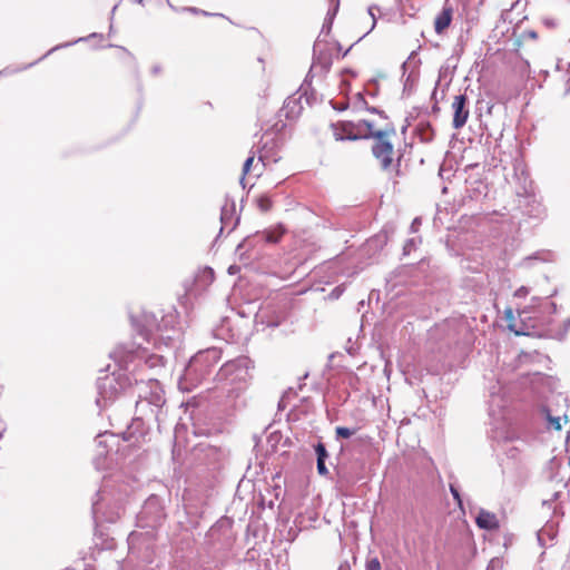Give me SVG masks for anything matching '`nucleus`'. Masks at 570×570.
Returning a JSON list of instances; mask_svg holds the SVG:
<instances>
[{"label":"nucleus","mask_w":570,"mask_h":570,"mask_svg":"<svg viewBox=\"0 0 570 570\" xmlns=\"http://www.w3.org/2000/svg\"><path fill=\"white\" fill-rule=\"evenodd\" d=\"M130 321L136 333L158 350L161 345L176 348L181 342L183 332L177 326L178 313L174 308L167 313L161 312L160 320L155 313L141 311L139 315H131Z\"/></svg>","instance_id":"1"},{"label":"nucleus","mask_w":570,"mask_h":570,"mask_svg":"<svg viewBox=\"0 0 570 570\" xmlns=\"http://www.w3.org/2000/svg\"><path fill=\"white\" fill-rule=\"evenodd\" d=\"M222 357L218 347H209L196 353L187 363L179 379V387L183 391H191L203 382L216 379V365Z\"/></svg>","instance_id":"2"},{"label":"nucleus","mask_w":570,"mask_h":570,"mask_svg":"<svg viewBox=\"0 0 570 570\" xmlns=\"http://www.w3.org/2000/svg\"><path fill=\"white\" fill-rule=\"evenodd\" d=\"M110 357L134 377L135 383H138L136 372L145 367L153 370L165 365L163 355L149 353L147 347L135 343L120 344L110 353Z\"/></svg>","instance_id":"3"},{"label":"nucleus","mask_w":570,"mask_h":570,"mask_svg":"<svg viewBox=\"0 0 570 570\" xmlns=\"http://www.w3.org/2000/svg\"><path fill=\"white\" fill-rule=\"evenodd\" d=\"M361 126H366V131H360L358 135L348 136V140L355 141L360 139H374L372 145V155L379 160L383 171H390L393 168V144L387 139V136L395 135V127L392 122H387L383 129H374V124L371 120L362 119Z\"/></svg>","instance_id":"4"},{"label":"nucleus","mask_w":570,"mask_h":570,"mask_svg":"<svg viewBox=\"0 0 570 570\" xmlns=\"http://www.w3.org/2000/svg\"><path fill=\"white\" fill-rule=\"evenodd\" d=\"M122 505L119 498L115 497L107 476L102 478V484L92 498L91 513L96 530L104 523H115L121 514Z\"/></svg>","instance_id":"5"},{"label":"nucleus","mask_w":570,"mask_h":570,"mask_svg":"<svg viewBox=\"0 0 570 570\" xmlns=\"http://www.w3.org/2000/svg\"><path fill=\"white\" fill-rule=\"evenodd\" d=\"M119 366L118 371L97 379L96 405L100 411L107 409L131 387L134 377H130L121 365Z\"/></svg>","instance_id":"6"},{"label":"nucleus","mask_w":570,"mask_h":570,"mask_svg":"<svg viewBox=\"0 0 570 570\" xmlns=\"http://www.w3.org/2000/svg\"><path fill=\"white\" fill-rule=\"evenodd\" d=\"M561 465V461L554 456L547 462L542 471L543 479L551 484H556L551 497L549 499L542 500V505L547 507L548 509H552L553 514H563L561 504L553 505V503L559 501L561 498V489H567L569 485V481L564 476H560Z\"/></svg>","instance_id":"7"},{"label":"nucleus","mask_w":570,"mask_h":570,"mask_svg":"<svg viewBox=\"0 0 570 570\" xmlns=\"http://www.w3.org/2000/svg\"><path fill=\"white\" fill-rule=\"evenodd\" d=\"M166 518L165 499L157 494H151L145 500L137 514V525L142 529H156L163 524Z\"/></svg>","instance_id":"8"},{"label":"nucleus","mask_w":570,"mask_h":570,"mask_svg":"<svg viewBox=\"0 0 570 570\" xmlns=\"http://www.w3.org/2000/svg\"><path fill=\"white\" fill-rule=\"evenodd\" d=\"M250 367L252 361L248 356H238L224 363L216 372V379L230 383L246 382L250 376Z\"/></svg>","instance_id":"9"},{"label":"nucleus","mask_w":570,"mask_h":570,"mask_svg":"<svg viewBox=\"0 0 570 570\" xmlns=\"http://www.w3.org/2000/svg\"><path fill=\"white\" fill-rule=\"evenodd\" d=\"M283 234H284L283 228L258 230V232L245 237L237 245L235 253L239 256L240 259H243L249 249H254L256 247L255 240L258 237L265 238L266 244H276L279 242Z\"/></svg>","instance_id":"10"},{"label":"nucleus","mask_w":570,"mask_h":570,"mask_svg":"<svg viewBox=\"0 0 570 570\" xmlns=\"http://www.w3.org/2000/svg\"><path fill=\"white\" fill-rule=\"evenodd\" d=\"M116 436L112 433H100L96 438L97 454L94 458V465L96 470H105L112 463V448L110 441H115Z\"/></svg>","instance_id":"11"},{"label":"nucleus","mask_w":570,"mask_h":570,"mask_svg":"<svg viewBox=\"0 0 570 570\" xmlns=\"http://www.w3.org/2000/svg\"><path fill=\"white\" fill-rule=\"evenodd\" d=\"M213 334L216 338L227 343H238L247 337V333L229 317H224L220 324L213 330Z\"/></svg>","instance_id":"12"},{"label":"nucleus","mask_w":570,"mask_h":570,"mask_svg":"<svg viewBox=\"0 0 570 570\" xmlns=\"http://www.w3.org/2000/svg\"><path fill=\"white\" fill-rule=\"evenodd\" d=\"M150 386L149 392L145 395L139 394V399L137 401V407L142 411L145 407L153 409L163 407L166 403L164 391L160 387L157 380L148 379Z\"/></svg>","instance_id":"13"},{"label":"nucleus","mask_w":570,"mask_h":570,"mask_svg":"<svg viewBox=\"0 0 570 570\" xmlns=\"http://www.w3.org/2000/svg\"><path fill=\"white\" fill-rule=\"evenodd\" d=\"M197 452L199 460L213 470L219 469L227 455L224 449L204 443L198 445Z\"/></svg>","instance_id":"14"},{"label":"nucleus","mask_w":570,"mask_h":570,"mask_svg":"<svg viewBox=\"0 0 570 570\" xmlns=\"http://www.w3.org/2000/svg\"><path fill=\"white\" fill-rule=\"evenodd\" d=\"M239 220L240 216L236 215L235 200L226 197V203L220 210L222 226L218 236H220L224 230H227V234H230L236 228Z\"/></svg>","instance_id":"15"},{"label":"nucleus","mask_w":570,"mask_h":570,"mask_svg":"<svg viewBox=\"0 0 570 570\" xmlns=\"http://www.w3.org/2000/svg\"><path fill=\"white\" fill-rule=\"evenodd\" d=\"M321 43L320 35L313 47V63L308 71L311 78L313 77L312 72L314 69L320 68L322 72L326 73L332 67V57L327 51L320 49Z\"/></svg>","instance_id":"16"},{"label":"nucleus","mask_w":570,"mask_h":570,"mask_svg":"<svg viewBox=\"0 0 570 570\" xmlns=\"http://www.w3.org/2000/svg\"><path fill=\"white\" fill-rule=\"evenodd\" d=\"M468 97L464 94L458 95L454 97L452 102L453 109V121L452 125L455 129L462 128L469 117Z\"/></svg>","instance_id":"17"},{"label":"nucleus","mask_w":570,"mask_h":570,"mask_svg":"<svg viewBox=\"0 0 570 570\" xmlns=\"http://www.w3.org/2000/svg\"><path fill=\"white\" fill-rule=\"evenodd\" d=\"M334 128V136L336 140H348V136L358 135L362 131L361 120L357 122L353 121H340L332 124Z\"/></svg>","instance_id":"18"},{"label":"nucleus","mask_w":570,"mask_h":570,"mask_svg":"<svg viewBox=\"0 0 570 570\" xmlns=\"http://www.w3.org/2000/svg\"><path fill=\"white\" fill-rule=\"evenodd\" d=\"M490 436L492 440H495L499 443L503 442L507 445V448L504 449V452L508 458L513 459V460L518 459V455L521 452V449L517 445H511V443L514 441V438L511 433L495 430V431H492Z\"/></svg>","instance_id":"19"},{"label":"nucleus","mask_w":570,"mask_h":570,"mask_svg":"<svg viewBox=\"0 0 570 570\" xmlns=\"http://www.w3.org/2000/svg\"><path fill=\"white\" fill-rule=\"evenodd\" d=\"M476 525L487 531H493L500 528V522L495 513L485 509H480L475 517Z\"/></svg>","instance_id":"20"},{"label":"nucleus","mask_w":570,"mask_h":570,"mask_svg":"<svg viewBox=\"0 0 570 570\" xmlns=\"http://www.w3.org/2000/svg\"><path fill=\"white\" fill-rule=\"evenodd\" d=\"M302 110H303V106H302V95L301 94H298L297 97H296V95L288 97L284 101V105L282 108V111L284 112V116L286 119L297 118L301 115Z\"/></svg>","instance_id":"21"},{"label":"nucleus","mask_w":570,"mask_h":570,"mask_svg":"<svg viewBox=\"0 0 570 570\" xmlns=\"http://www.w3.org/2000/svg\"><path fill=\"white\" fill-rule=\"evenodd\" d=\"M465 194L471 199H479L488 194V185L481 179H466Z\"/></svg>","instance_id":"22"},{"label":"nucleus","mask_w":570,"mask_h":570,"mask_svg":"<svg viewBox=\"0 0 570 570\" xmlns=\"http://www.w3.org/2000/svg\"><path fill=\"white\" fill-rule=\"evenodd\" d=\"M453 16L452 7L444 4L442 11L436 16L434 21V30L438 35H441L451 24Z\"/></svg>","instance_id":"23"},{"label":"nucleus","mask_w":570,"mask_h":570,"mask_svg":"<svg viewBox=\"0 0 570 570\" xmlns=\"http://www.w3.org/2000/svg\"><path fill=\"white\" fill-rule=\"evenodd\" d=\"M420 63L421 60H416L415 67L410 71V73L403 76V96H410L415 90V85L419 80V71L415 69H417Z\"/></svg>","instance_id":"24"},{"label":"nucleus","mask_w":570,"mask_h":570,"mask_svg":"<svg viewBox=\"0 0 570 570\" xmlns=\"http://www.w3.org/2000/svg\"><path fill=\"white\" fill-rule=\"evenodd\" d=\"M311 77H309V73H307V76L305 77L304 79V82L302 83V86L299 87L297 94H301L302 95V98H305V101L308 106H313L314 104L317 102V94L314 89L309 88L311 87Z\"/></svg>","instance_id":"25"},{"label":"nucleus","mask_w":570,"mask_h":570,"mask_svg":"<svg viewBox=\"0 0 570 570\" xmlns=\"http://www.w3.org/2000/svg\"><path fill=\"white\" fill-rule=\"evenodd\" d=\"M415 131L422 142H431L434 138V130L428 120H421L416 125Z\"/></svg>","instance_id":"26"},{"label":"nucleus","mask_w":570,"mask_h":570,"mask_svg":"<svg viewBox=\"0 0 570 570\" xmlns=\"http://www.w3.org/2000/svg\"><path fill=\"white\" fill-rule=\"evenodd\" d=\"M389 235L385 230L380 232L379 234L374 235L366 242V247L370 250H382L383 247L387 244Z\"/></svg>","instance_id":"27"},{"label":"nucleus","mask_w":570,"mask_h":570,"mask_svg":"<svg viewBox=\"0 0 570 570\" xmlns=\"http://www.w3.org/2000/svg\"><path fill=\"white\" fill-rule=\"evenodd\" d=\"M150 429L147 424H137L134 429H130V425L128 426L127 431L125 432V440H131L134 439L135 442H138L139 439H144L147 431Z\"/></svg>","instance_id":"28"},{"label":"nucleus","mask_w":570,"mask_h":570,"mask_svg":"<svg viewBox=\"0 0 570 570\" xmlns=\"http://www.w3.org/2000/svg\"><path fill=\"white\" fill-rule=\"evenodd\" d=\"M136 414L137 416L132 419L130 423V429H134L137 424H147L148 426L151 425L150 407H145L142 411H140L136 406Z\"/></svg>","instance_id":"29"},{"label":"nucleus","mask_w":570,"mask_h":570,"mask_svg":"<svg viewBox=\"0 0 570 570\" xmlns=\"http://www.w3.org/2000/svg\"><path fill=\"white\" fill-rule=\"evenodd\" d=\"M150 415H151V422H155L157 424L158 431L161 432L163 425L167 417V411L164 409V406L158 407V409H153V411H150Z\"/></svg>","instance_id":"30"},{"label":"nucleus","mask_w":570,"mask_h":570,"mask_svg":"<svg viewBox=\"0 0 570 570\" xmlns=\"http://www.w3.org/2000/svg\"><path fill=\"white\" fill-rule=\"evenodd\" d=\"M422 243L421 237H412L409 238L404 245L402 250V256H409L412 252L416 250L417 246Z\"/></svg>","instance_id":"31"},{"label":"nucleus","mask_w":570,"mask_h":570,"mask_svg":"<svg viewBox=\"0 0 570 570\" xmlns=\"http://www.w3.org/2000/svg\"><path fill=\"white\" fill-rule=\"evenodd\" d=\"M314 451L316 454V462H326V460L330 458L325 444L321 441L314 444Z\"/></svg>","instance_id":"32"},{"label":"nucleus","mask_w":570,"mask_h":570,"mask_svg":"<svg viewBox=\"0 0 570 570\" xmlns=\"http://www.w3.org/2000/svg\"><path fill=\"white\" fill-rule=\"evenodd\" d=\"M543 412L546 413L547 420L549 422L548 428L553 429L556 431H560L562 429L561 417L552 416L547 407H543Z\"/></svg>","instance_id":"33"},{"label":"nucleus","mask_w":570,"mask_h":570,"mask_svg":"<svg viewBox=\"0 0 570 570\" xmlns=\"http://www.w3.org/2000/svg\"><path fill=\"white\" fill-rule=\"evenodd\" d=\"M83 40H86V38H79V39H77V40H75V41H72V42H67V43H63V45H58V46L53 47L52 49H50L48 52H46V53H45L42 57H40L38 60H36V61H33V62H30L29 65H27V66L22 67V69H27V68H29V67H32V66H33V65H36L38 61H40V60L45 59V58H46V57H48L51 52H53V51H56V50H58V49H60V48L68 47V46H71V45H73V43H77V42H79V41H83Z\"/></svg>","instance_id":"34"},{"label":"nucleus","mask_w":570,"mask_h":570,"mask_svg":"<svg viewBox=\"0 0 570 570\" xmlns=\"http://www.w3.org/2000/svg\"><path fill=\"white\" fill-rule=\"evenodd\" d=\"M257 207L261 212L267 213L273 206L272 199L267 195H262L257 198Z\"/></svg>","instance_id":"35"},{"label":"nucleus","mask_w":570,"mask_h":570,"mask_svg":"<svg viewBox=\"0 0 570 570\" xmlns=\"http://www.w3.org/2000/svg\"><path fill=\"white\" fill-rule=\"evenodd\" d=\"M254 159H255V154L252 153L247 158L246 160L244 161V165H243V175L240 177V184L242 186L245 188V176L249 173L252 166H253V163H254Z\"/></svg>","instance_id":"36"},{"label":"nucleus","mask_w":570,"mask_h":570,"mask_svg":"<svg viewBox=\"0 0 570 570\" xmlns=\"http://www.w3.org/2000/svg\"><path fill=\"white\" fill-rule=\"evenodd\" d=\"M355 429H351L347 426H336L335 428V436L337 440L340 439H348L355 433Z\"/></svg>","instance_id":"37"},{"label":"nucleus","mask_w":570,"mask_h":570,"mask_svg":"<svg viewBox=\"0 0 570 570\" xmlns=\"http://www.w3.org/2000/svg\"><path fill=\"white\" fill-rule=\"evenodd\" d=\"M413 269V265H401L397 268H395L391 275L394 278L407 276L409 273Z\"/></svg>","instance_id":"38"},{"label":"nucleus","mask_w":570,"mask_h":570,"mask_svg":"<svg viewBox=\"0 0 570 570\" xmlns=\"http://www.w3.org/2000/svg\"><path fill=\"white\" fill-rule=\"evenodd\" d=\"M528 39L537 40L538 39L537 31H534V30H525V31L521 32L519 38L517 39L515 43L518 45V47H520L521 42L524 41V40H528Z\"/></svg>","instance_id":"39"},{"label":"nucleus","mask_w":570,"mask_h":570,"mask_svg":"<svg viewBox=\"0 0 570 570\" xmlns=\"http://www.w3.org/2000/svg\"><path fill=\"white\" fill-rule=\"evenodd\" d=\"M365 570H382L381 562L377 557H370L365 562Z\"/></svg>","instance_id":"40"},{"label":"nucleus","mask_w":570,"mask_h":570,"mask_svg":"<svg viewBox=\"0 0 570 570\" xmlns=\"http://www.w3.org/2000/svg\"><path fill=\"white\" fill-rule=\"evenodd\" d=\"M517 196L519 198V206H522V204H529L530 198L532 197L527 186L522 187V191H517Z\"/></svg>","instance_id":"41"},{"label":"nucleus","mask_w":570,"mask_h":570,"mask_svg":"<svg viewBox=\"0 0 570 570\" xmlns=\"http://www.w3.org/2000/svg\"><path fill=\"white\" fill-rule=\"evenodd\" d=\"M330 2H331V8L328 9L325 18H331V21L334 22V19L338 12L340 0H330Z\"/></svg>","instance_id":"42"},{"label":"nucleus","mask_w":570,"mask_h":570,"mask_svg":"<svg viewBox=\"0 0 570 570\" xmlns=\"http://www.w3.org/2000/svg\"><path fill=\"white\" fill-rule=\"evenodd\" d=\"M549 537L550 540L554 538V534L550 533V531L547 528H543L537 532V539L541 547H544V537Z\"/></svg>","instance_id":"43"},{"label":"nucleus","mask_w":570,"mask_h":570,"mask_svg":"<svg viewBox=\"0 0 570 570\" xmlns=\"http://www.w3.org/2000/svg\"><path fill=\"white\" fill-rule=\"evenodd\" d=\"M374 10H379V7L377 6H370L368 7L367 12L372 17V20H373L372 26H371L370 30L364 36H362L355 43L361 41L366 35H368L375 28V26H376V17L374 14Z\"/></svg>","instance_id":"44"},{"label":"nucleus","mask_w":570,"mask_h":570,"mask_svg":"<svg viewBox=\"0 0 570 570\" xmlns=\"http://www.w3.org/2000/svg\"><path fill=\"white\" fill-rule=\"evenodd\" d=\"M502 568H503L502 559L495 557L490 560L485 570H502Z\"/></svg>","instance_id":"45"},{"label":"nucleus","mask_w":570,"mask_h":570,"mask_svg":"<svg viewBox=\"0 0 570 570\" xmlns=\"http://www.w3.org/2000/svg\"><path fill=\"white\" fill-rule=\"evenodd\" d=\"M450 492H451L454 501L458 503V505L460 508H462V498H461V493H460L459 488L451 483L450 484Z\"/></svg>","instance_id":"46"},{"label":"nucleus","mask_w":570,"mask_h":570,"mask_svg":"<svg viewBox=\"0 0 570 570\" xmlns=\"http://www.w3.org/2000/svg\"><path fill=\"white\" fill-rule=\"evenodd\" d=\"M281 439H282L281 432L275 431L268 435L267 442L272 445V448H275Z\"/></svg>","instance_id":"47"},{"label":"nucleus","mask_w":570,"mask_h":570,"mask_svg":"<svg viewBox=\"0 0 570 570\" xmlns=\"http://www.w3.org/2000/svg\"><path fill=\"white\" fill-rule=\"evenodd\" d=\"M360 105L361 108H364L366 110V107H370L367 101L364 98L363 92H357L355 96V106Z\"/></svg>","instance_id":"48"},{"label":"nucleus","mask_w":570,"mask_h":570,"mask_svg":"<svg viewBox=\"0 0 570 570\" xmlns=\"http://www.w3.org/2000/svg\"><path fill=\"white\" fill-rule=\"evenodd\" d=\"M366 111L371 112V114H375L376 116H380L382 119H387V115L384 110H381L376 107H373V106H370V107H366Z\"/></svg>","instance_id":"49"},{"label":"nucleus","mask_w":570,"mask_h":570,"mask_svg":"<svg viewBox=\"0 0 570 570\" xmlns=\"http://www.w3.org/2000/svg\"><path fill=\"white\" fill-rule=\"evenodd\" d=\"M316 469L320 475L326 476L328 475L330 471L326 466V462H316Z\"/></svg>","instance_id":"50"},{"label":"nucleus","mask_w":570,"mask_h":570,"mask_svg":"<svg viewBox=\"0 0 570 570\" xmlns=\"http://www.w3.org/2000/svg\"><path fill=\"white\" fill-rule=\"evenodd\" d=\"M332 27H333V21H331V18H325L323 26H322L321 33L328 35L332 30Z\"/></svg>","instance_id":"51"},{"label":"nucleus","mask_w":570,"mask_h":570,"mask_svg":"<svg viewBox=\"0 0 570 570\" xmlns=\"http://www.w3.org/2000/svg\"><path fill=\"white\" fill-rule=\"evenodd\" d=\"M417 55V50H413L410 56L407 57L406 61H404L401 66V69L403 70V75L406 72V69H407V66L411 61L414 60V58L416 57Z\"/></svg>","instance_id":"52"},{"label":"nucleus","mask_w":570,"mask_h":570,"mask_svg":"<svg viewBox=\"0 0 570 570\" xmlns=\"http://www.w3.org/2000/svg\"><path fill=\"white\" fill-rule=\"evenodd\" d=\"M417 55V50H413L410 56L407 57L406 61H404L401 66V69L403 70V75L406 72V69H407V66L411 61L414 60V58L416 57Z\"/></svg>","instance_id":"53"},{"label":"nucleus","mask_w":570,"mask_h":570,"mask_svg":"<svg viewBox=\"0 0 570 570\" xmlns=\"http://www.w3.org/2000/svg\"><path fill=\"white\" fill-rule=\"evenodd\" d=\"M330 104L331 106L333 107V109L337 110V111H344L348 108V102L347 101H344V102H340V104H336L334 102L333 100H330Z\"/></svg>","instance_id":"54"},{"label":"nucleus","mask_w":570,"mask_h":570,"mask_svg":"<svg viewBox=\"0 0 570 570\" xmlns=\"http://www.w3.org/2000/svg\"><path fill=\"white\" fill-rule=\"evenodd\" d=\"M525 214L530 217H539L541 215V207L540 205L532 206L530 210H527Z\"/></svg>","instance_id":"55"},{"label":"nucleus","mask_w":570,"mask_h":570,"mask_svg":"<svg viewBox=\"0 0 570 570\" xmlns=\"http://www.w3.org/2000/svg\"><path fill=\"white\" fill-rule=\"evenodd\" d=\"M529 294V288L525 287V286H521L519 287L515 292H514V296L515 297H525L527 295Z\"/></svg>","instance_id":"56"},{"label":"nucleus","mask_w":570,"mask_h":570,"mask_svg":"<svg viewBox=\"0 0 570 570\" xmlns=\"http://www.w3.org/2000/svg\"><path fill=\"white\" fill-rule=\"evenodd\" d=\"M491 396V400H490V403H491V407L497 403V406L498 407H503L504 405L501 404V400H499V396L494 393V392H491L490 394Z\"/></svg>","instance_id":"57"},{"label":"nucleus","mask_w":570,"mask_h":570,"mask_svg":"<svg viewBox=\"0 0 570 570\" xmlns=\"http://www.w3.org/2000/svg\"><path fill=\"white\" fill-rule=\"evenodd\" d=\"M203 276L212 282L214 279V271H213V268L205 267V269L203 271Z\"/></svg>","instance_id":"58"},{"label":"nucleus","mask_w":570,"mask_h":570,"mask_svg":"<svg viewBox=\"0 0 570 570\" xmlns=\"http://www.w3.org/2000/svg\"><path fill=\"white\" fill-rule=\"evenodd\" d=\"M265 148H266V145H264V147L262 148L261 154L258 156V160L262 163V169L265 167V160L267 158V154L264 151Z\"/></svg>","instance_id":"59"},{"label":"nucleus","mask_w":570,"mask_h":570,"mask_svg":"<svg viewBox=\"0 0 570 570\" xmlns=\"http://www.w3.org/2000/svg\"><path fill=\"white\" fill-rule=\"evenodd\" d=\"M185 10L189 11V12H193V13H202L204 16H213L212 13L207 12V11H204V10H199L197 8H194V7H188V8H185Z\"/></svg>","instance_id":"60"},{"label":"nucleus","mask_w":570,"mask_h":570,"mask_svg":"<svg viewBox=\"0 0 570 570\" xmlns=\"http://www.w3.org/2000/svg\"><path fill=\"white\" fill-rule=\"evenodd\" d=\"M421 225V218L415 217L411 224V232L415 233Z\"/></svg>","instance_id":"61"},{"label":"nucleus","mask_w":570,"mask_h":570,"mask_svg":"<svg viewBox=\"0 0 570 570\" xmlns=\"http://www.w3.org/2000/svg\"><path fill=\"white\" fill-rule=\"evenodd\" d=\"M240 271V267L237 265H230L227 269L229 275H235Z\"/></svg>","instance_id":"62"},{"label":"nucleus","mask_w":570,"mask_h":570,"mask_svg":"<svg viewBox=\"0 0 570 570\" xmlns=\"http://www.w3.org/2000/svg\"><path fill=\"white\" fill-rule=\"evenodd\" d=\"M450 66H442L439 71V78L445 77L449 72Z\"/></svg>","instance_id":"63"},{"label":"nucleus","mask_w":570,"mask_h":570,"mask_svg":"<svg viewBox=\"0 0 570 570\" xmlns=\"http://www.w3.org/2000/svg\"><path fill=\"white\" fill-rule=\"evenodd\" d=\"M543 23L549 28H553L556 26V21L553 19H544Z\"/></svg>","instance_id":"64"}]
</instances>
